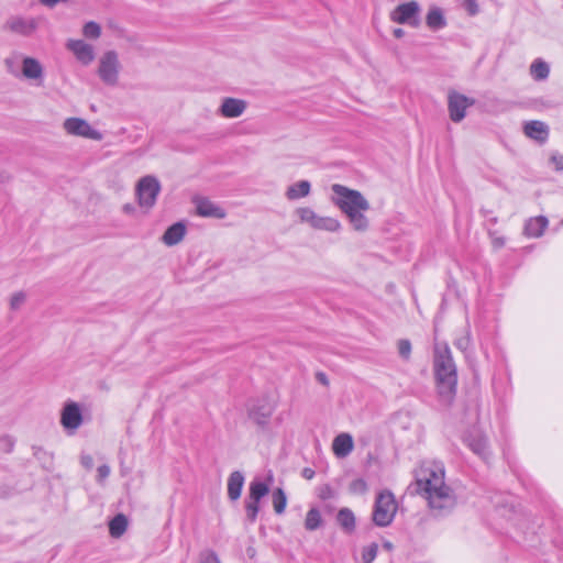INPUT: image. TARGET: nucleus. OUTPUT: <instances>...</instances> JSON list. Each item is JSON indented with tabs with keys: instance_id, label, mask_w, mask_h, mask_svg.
Returning a JSON list of instances; mask_svg holds the SVG:
<instances>
[{
	"instance_id": "obj_24",
	"label": "nucleus",
	"mask_w": 563,
	"mask_h": 563,
	"mask_svg": "<svg viewBox=\"0 0 563 563\" xmlns=\"http://www.w3.org/2000/svg\"><path fill=\"white\" fill-rule=\"evenodd\" d=\"M310 190V183L308 180H300L289 186L285 195L288 200H297L307 197Z\"/></svg>"
},
{
	"instance_id": "obj_39",
	"label": "nucleus",
	"mask_w": 563,
	"mask_h": 563,
	"mask_svg": "<svg viewBox=\"0 0 563 563\" xmlns=\"http://www.w3.org/2000/svg\"><path fill=\"white\" fill-rule=\"evenodd\" d=\"M111 470L110 466L107 464L100 465L97 468V482L99 484H103V482L107 479V477L110 475Z\"/></svg>"
},
{
	"instance_id": "obj_12",
	"label": "nucleus",
	"mask_w": 563,
	"mask_h": 563,
	"mask_svg": "<svg viewBox=\"0 0 563 563\" xmlns=\"http://www.w3.org/2000/svg\"><path fill=\"white\" fill-rule=\"evenodd\" d=\"M475 104V100L460 92L451 91L448 96V109L450 119L453 122H461L465 115L467 108Z\"/></svg>"
},
{
	"instance_id": "obj_53",
	"label": "nucleus",
	"mask_w": 563,
	"mask_h": 563,
	"mask_svg": "<svg viewBox=\"0 0 563 563\" xmlns=\"http://www.w3.org/2000/svg\"><path fill=\"white\" fill-rule=\"evenodd\" d=\"M9 179H10L9 176H4V177L0 176V181L1 183L8 181Z\"/></svg>"
},
{
	"instance_id": "obj_4",
	"label": "nucleus",
	"mask_w": 563,
	"mask_h": 563,
	"mask_svg": "<svg viewBox=\"0 0 563 563\" xmlns=\"http://www.w3.org/2000/svg\"><path fill=\"white\" fill-rule=\"evenodd\" d=\"M44 23H46V18L43 15L13 14L7 18L2 30L18 36L33 37Z\"/></svg>"
},
{
	"instance_id": "obj_28",
	"label": "nucleus",
	"mask_w": 563,
	"mask_h": 563,
	"mask_svg": "<svg viewBox=\"0 0 563 563\" xmlns=\"http://www.w3.org/2000/svg\"><path fill=\"white\" fill-rule=\"evenodd\" d=\"M336 520L339 525L347 532H351L355 528V516L349 508H342L339 510Z\"/></svg>"
},
{
	"instance_id": "obj_44",
	"label": "nucleus",
	"mask_w": 563,
	"mask_h": 563,
	"mask_svg": "<svg viewBox=\"0 0 563 563\" xmlns=\"http://www.w3.org/2000/svg\"><path fill=\"white\" fill-rule=\"evenodd\" d=\"M69 0H40V3L46 8H54L58 3H66Z\"/></svg>"
},
{
	"instance_id": "obj_19",
	"label": "nucleus",
	"mask_w": 563,
	"mask_h": 563,
	"mask_svg": "<svg viewBox=\"0 0 563 563\" xmlns=\"http://www.w3.org/2000/svg\"><path fill=\"white\" fill-rule=\"evenodd\" d=\"M196 211L197 214L205 218L223 219L227 216L223 208L206 198L196 201Z\"/></svg>"
},
{
	"instance_id": "obj_14",
	"label": "nucleus",
	"mask_w": 563,
	"mask_h": 563,
	"mask_svg": "<svg viewBox=\"0 0 563 563\" xmlns=\"http://www.w3.org/2000/svg\"><path fill=\"white\" fill-rule=\"evenodd\" d=\"M82 415L77 402H66L60 413V424L67 431L74 432L82 424Z\"/></svg>"
},
{
	"instance_id": "obj_9",
	"label": "nucleus",
	"mask_w": 563,
	"mask_h": 563,
	"mask_svg": "<svg viewBox=\"0 0 563 563\" xmlns=\"http://www.w3.org/2000/svg\"><path fill=\"white\" fill-rule=\"evenodd\" d=\"M63 129L68 135L80 136L93 141H101L102 133L93 129L88 121L81 118H68L63 123Z\"/></svg>"
},
{
	"instance_id": "obj_17",
	"label": "nucleus",
	"mask_w": 563,
	"mask_h": 563,
	"mask_svg": "<svg viewBox=\"0 0 563 563\" xmlns=\"http://www.w3.org/2000/svg\"><path fill=\"white\" fill-rule=\"evenodd\" d=\"M66 47L75 55L82 65H89L95 59V51L92 45L82 40H69Z\"/></svg>"
},
{
	"instance_id": "obj_15",
	"label": "nucleus",
	"mask_w": 563,
	"mask_h": 563,
	"mask_svg": "<svg viewBox=\"0 0 563 563\" xmlns=\"http://www.w3.org/2000/svg\"><path fill=\"white\" fill-rule=\"evenodd\" d=\"M24 79L41 85L44 79V67L38 59L31 56L22 57L21 73Z\"/></svg>"
},
{
	"instance_id": "obj_21",
	"label": "nucleus",
	"mask_w": 563,
	"mask_h": 563,
	"mask_svg": "<svg viewBox=\"0 0 563 563\" xmlns=\"http://www.w3.org/2000/svg\"><path fill=\"white\" fill-rule=\"evenodd\" d=\"M186 234V227L183 222H176L164 232L162 242L167 246H174L183 241Z\"/></svg>"
},
{
	"instance_id": "obj_36",
	"label": "nucleus",
	"mask_w": 563,
	"mask_h": 563,
	"mask_svg": "<svg viewBox=\"0 0 563 563\" xmlns=\"http://www.w3.org/2000/svg\"><path fill=\"white\" fill-rule=\"evenodd\" d=\"M349 489L352 494L362 495L366 493L367 484L363 478H356L350 484Z\"/></svg>"
},
{
	"instance_id": "obj_32",
	"label": "nucleus",
	"mask_w": 563,
	"mask_h": 563,
	"mask_svg": "<svg viewBox=\"0 0 563 563\" xmlns=\"http://www.w3.org/2000/svg\"><path fill=\"white\" fill-rule=\"evenodd\" d=\"M468 446L471 448V450L474 453H476L481 457H483V459L487 457L488 451H487V441L485 438L477 437V438L471 439L468 441Z\"/></svg>"
},
{
	"instance_id": "obj_45",
	"label": "nucleus",
	"mask_w": 563,
	"mask_h": 563,
	"mask_svg": "<svg viewBox=\"0 0 563 563\" xmlns=\"http://www.w3.org/2000/svg\"><path fill=\"white\" fill-rule=\"evenodd\" d=\"M466 8L472 15L478 12V5L475 0H467Z\"/></svg>"
},
{
	"instance_id": "obj_26",
	"label": "nucleus",
	"mask_w": 563,
	"mask_h": 563,
	"mask_svg": "<svg viewBox=\"0 0 563 563\" xmlns=\"http://www.w3.org/2000/svg\"><path fill=\"white\" fill-rule=\"evenodd\" d=\"M550 67L541 58H537L530 65V75L537 81L545 80L549 77Z\"/></svg>"
},
{
	"instance_id": "obj_33",
	"label": "nucleus",
	"mask_w": 563,
	"mask_h": 563,
	"mask_svg": "<svg viewBox=\"0 0 563 563\" xmlns=\"http://www.w3.org/2000/svg\"><path fill=\"white\" fill-rule=\"evenodd\" d=\"M82 34L88 38L97 40L101 35V27L93 21L87 22L82 27Z\"/></svg>"
},
{
	"instance_id": "obj_35",
	"label": "nucleus",
	"mask_w": 563,
	"mask_h": 563,
	"mask_svg": "<svg viewBox=\"0 0 563 563\" xmlns=\"http://www.w3.org/2000/svg\"><path fill=\"white\" fill-rule=\"evenodd\" d=\"M26 300V295L23 291H18L11 296L10 299V308L12 310L20 309Z\"/></svg>"
},
{
	"instance_id": "obj_10",
	"label": "nucleus",
	"mask_w": 563,
	"mask_h": 563,
	"mask_svg": "<svg viewBox=\"0 0 563 563\" xmlns=\"http://www.w3.org/2000/svg\"><path fill=\"white\" fill-rule=\"evenodd\" d=\"M419 13L420 5L417 1L412 0L397 5L391 11L390 19L393 22L417 27L420 24Z\"/></svg>"
},
{
	"instance_id": "obj_31",
	"label": "nucleus",
	"mask_w": 563,
	"mask_h": 563,
	"mask_svg": "<svg viewBox=\"0 0 563 563\" xmlns=\"http://www.w3.org/2000/svg\"><path fill=\"white\" fill-rule=\"evenodd\" d=\"M273 507L276 514L280 515L285 511L287 497L282 488H276L272 495Z\"/></svg>"
},
{
	"instance_id": "obj_40",
	"label": "nucleus",
	"mask_w": 563,
	"mask_h": 563,
	"mask_svg": "<svg viewBox=\"0 0 563 563\" xmlns=\"http://www.w3.org/2000/svg\"><path fill=\"white\" fill-rule=\"evenodd\" d=\"M550 163L553 165V168L556 172H563V155L559 153H553L550 156Z\"/></svg>"
},
{
	"instance_id": "obj_11",
	"label": "nucleus",
	"mask_w": 563,
	"mask_h": 563,
	"mask_svg": "<svg viewBox=\"0 0 563 563\" xmlns=\"http://www.w3.org/2000/svg\"><path fill=\"white\" fill-rule=\"evenodd\" d=\"M268 492L269 487L266 483L257 479L251 482L249 499L245 504L246 517L251 522L256 520L260 510L258 503Z\"/></svg>"
},
{
	"instance_id": "obj_52",
	"label": "nucleus",
	"mask_w": 563,
	"mask_h": 563,
	"mask_svg": "<svg viewBox=\"0 0 563 563\" xmlns=\"http://www.w3.org/2000/svg\"><path fill=\"white\" fill-rule=\"evenodd\" d=\"M0 443H8L9 448L12 446V443H11L10 439H2V440H0Z\"/></svg>"
},
{
	"instance_id": "obj_8",
	"label": "nucleus",
	"mask_w": 563,
	"mask_h": 563,
	"mask_svg": "<svg viewBox=\"0 0 563 563\" xmlns=\"http://www.w3.org/2000/svg\"><path fill=\"white\" fill-rule=\"evenodd\" d=\"M296 214L299 217L300 222L309 224L314 230L338 232L341 229V223L338 219L319 216L309 207L298 208Z\"/></svg>"
},
{
	"instance_id": "obj_3",
	"label": "nucleus",
	"mask_w": 563,
	"mask_h": 563,
	"mask_svg": "<svg viewBox=\"0 0 563 563\" xmlns=\"http://www.w3.org/2000/svg\"><path fill=\"white\" fill-rule=\"evenodd\" d=\"M433 369L440 400L444 404H450L456 393L457 373L451 351L446 344H435Z\"/></svg>"
},
{
	"instance_id": "obj_29",
	"label": "nucleus",
	"mask_w": 563,
	"mask_h": 563,
	"mask_svg": "<svg viewBox=\"0 0 563 563\" xmlns=\"http://www.w3.org/2000/svg\"><path fill=\"white\" fill-rule=\"evenodd\" d=\"M128 528V519L124 515L119 514L117 515L110 522H109V531L110 534L113 538L121 537Z\"/></svg>"
},
{
	"instance_id": "obj_47",
	"label": "nucleus",
	"mask_w": 563,
	"mask_h": 563,
	"mask_svg": "<svg viewBox=\"0 0 563 563\" xmlns=\"http://www.w3.org/2000/svg\"><path fill=\"white\" fill-rule=\"evenodd\" d=\"M122 211L125 214H134L135 213V207L132 203H125L122 207Z\"/></svg>"
},
{
	"instance_id": "obj_38",
	"label": "nucleus",
	"mask_w": 563,
	"mask_h": 563,
	"mask_svg": "<svg viewBox=\"0 0 563 563\" xmlns=\"http://www.w3.org/2000/svg\"><path fill=\"white\" fill-rule=\"evenodd\" d=\"M200 563H221V562L214 551L206 550L200 554Z\"/></svg>"
},
{
	"instance_id": "obj_51",
	"label": "nucleus",
	"mask_w": 563,
	"mask_h": 563,
	"mask_svg": "<svg viewBox=\"0 0 563 563\" xmlns=\"http://www.w3.org/2000/svg\"><path fill=\"white\" fill-rule=\"evenodd\" d=\"M383 548L387 551H391L393 550V543L390 541H384L383 542Z\"/></svg>"
},
{
	"instance_id": "obj_6",
	"label": "nucleus",
	"mask_w": 563,
	"mask_h": 563,
	"mask_svg": "<svg viewBox=\"0 0 563 563\" xmlns=\"http://www.w3.org/2000/svg\"><path fill=\"white\" fill-rule=\"evenodd\" d=\"M121 69L122 64L117 51H106L99 57L97 74L104 85L110 87L117 86L119 84Z\"/></svg>"
},
{
	"instance_id": "obj_2",
	"label": "nucleus",
	"mask_w": 563,
	"mask_h": 563,
	"mask_svg": "<svg viewBox=\"0 0 563 563\" xmlns=\"http://www.w3.org/2000/svg\"><path fill=\"white\" fill-rule=\"evenodd\" d=\"M331 189L332 202L347 217L352 228L357 232L367 231L369 221L364 213L369 210V203L364 196L340 184H333Z\"/></svg>"
},
{
	"instance_id": "obj_23",
	"label": "nucleus",
	"mask_w": 563,
	"mask_h": 563,
	"mask_svg": "<svg viewBox=\"0 0 563 563\" xmlns=\"http://www.w3.org/2000/svg\"><path fill=\"white\" fill-rule=\"evenodd\" d=\"M243 484L244 476L241 472L234 471L230 474L228 479V495L230 499L236 500L240 498Z\"/></svg>"
},
{
	"instance_id": "obj_42",
	"label": "nucleus",
	"mask_w": 563,
	"mask_h": 563,
	"mask_svg": "<svg viewBox=\"0 0 563 563\" xmlns=\"http://www.w3.org/2000/svg\"><path fill=\"white\" fill-rule=\"evenodd\" d=\"M80 464L87 470L90 471L93 467V459L90 454L82 453L80 455Z\"/></svg>"
},
{
	"instance_id": "obj_5",
	"label": "nucleus",
	"mask_w": 563,
	"mask_h": 563,
	"mask_svg": "<svg viewBox=\"0 0 563 563\" xmlns=\"http://www.w3.org/2000/svg\"><path fill=\"white\" fill-rule=\"evenodd\" d=\"M397 503L395 496L389 490H383L377 494L373 509V521L378 527L389 526L397 512Z\"/></svg>"
},
{
	"instance_id": "obj_34",
	"label": "nucleus",
	"mask_w": 563,
	"mask_h": 563,
	"mask_svg": "<svg viewBox=\"0 0 563 563\" xmlns=\"http://www.w3.org/2000/svg\"><path fill=\"white\" fill-rule=\"evenodd\" d=\"M378 545L376 543H372L368 547L364 548L362 552V560L364 563H372L377 556Z\"/></svg>"
},
{
	"instance_id": "obj_16",
	"label": "nucleus",
	"mask_w": 563,
	"mask_h": 563,
	"mask_svg": "<svg viewBox=\"0 0 563 563\" xmlns=\"http://www.w3.org/2000/svg\"><path fill=\"white\" fill-rule=\"evenodd\" d=\"M247 109V102L243 99L225 97L222 99L218 113L225 119L241 117Z\"/></svg>"
},
{
	"instance_id": "obj_50",
	"label": "nucleus",
	"mask_w": 563,
	"mask_h": 563,
	"mask_svg": "<svg viewBox=\"0 0 563 563\" xmlns=\"http://www.w3.org/2000/svg\"><path fill=\"white\" fill-rule=\"evenodd\" d=\"M405 35V31L402 29H395L394 30V36L397 38H401Z\"/></svg>"
},
{
	"instance_id": "obj_48",
	"label": "nucleus",
	"mask_w": 563,
	"mask_h": 563,
	"mask_svg": "<svg viewBox=\"0 0 563 563\" xmlns=\"http://www.w3.org/2000/svg\"><path fill=\"white\" fill-rule=\"evenodd\" d=\"M317 379L318 382H320L322 385L324 386H328L329 385V380H328V377L324 373H317Z\"/></svg>"
},
{
	"instance_id": "obj_25",
	"label": "nucleus",
	"mask_w": 563,
	"mask_h": 563,
	"mask_svg": "<svg viewBox=\"0 0 563 563\" xmlns=\"http://www.w3.org/2000/svg\"><path fill=\"white\" fill-rule=\"evenodd\" d=\"M426 23L433 31L443 29L446 25V21L442 10L438 7L431 8L427 13Z\"/></svg>"
},
{
	"instance_id": "obj_1",
	"label": "nucleus",
	"mask_w": 563,
	"mask_h": 563,
	"mask_svg": "<svg viewBox=\"0 0 563 563\" xmlns=\"http://www.w3.org/2000/svg\"><path fill=\"white\" fill-rule=\"evenodd\" d=\"M417 492L428 501L438 517L450 514L457 504L454 490L444 481V467L438 463H423L416 474Z\"/></svg>"
},
{
	"instance_id": "obj_43",
	"label": "nucleus",
	"mask_w": 563,
	"mask_h": 563,
	"mask_svg": "<svg viewBox=\"0 0 563 563\" xmlns=\"http://www.w3.org/2000/svg\"><path fill=\"white\" fill-rule=\"evenodd\" d=\"M332 495H333L332 488L329 485H324L323 487L320 488V493H319L320 498L328 499V498H331Z\"/></svg>"
},
{
	"instance_id": "obj_18",
	"label": "nucleus",
	"mask_w": 563,
	"mask_h": 563,
	"mask_svg": "<svg viewBox=\"0 0 563 563\" xmlns=\"http://www.w3.org/2000/svg\"><path fill=\"white\" fill-rule=\"evenodd\" d=\"M523 133L527 137L543 144L549 137V125L539 120L527 121L523 124Z\"/></svg>"
},
{
	"instance_id": "obj_46",
	"label": "nucleus",
	"mask_w": 563,
	"mask_h": 563,
	"mask_svg": "<svg viewBox=\"0 0 563 563\" xmlns=\"http://www.w3.org/2000/svg\"><path fill=\"white\" fill-rule=\"evenodd\" d=\"M314 471L310 467H305L302 471H301V476L305 478V479H312L313 476H314Z\"/></svg>"
},
{
	"instance_id": "obj_41",
	"label": "nucleus",
	"mask_w": 563,
	"mask_h": 563,
	"mask_svg": "<svg viewBox=\"0 0 563 563\" xmlns=\"http://www.w3.org/2000/svg\"><path fill=\"white\" fill-rule=\"evenodd\" d=\"M470 343H471V338H470V333L467 332L464 336L457 339L454 344L457 349L465 351L470 346Z\"/></svg>"
},
{
	"instance_id": "obj_30",
	"label": "nucleus",
	"mask_w": 563,
	"mask_h": 563,
	"mask_svg": "<svg viewBox=\"0 0 563 563\" xmlns=\"http://www.w3.org/2000/svg\"><path fill=\"white\" fill-rule=\"evenodd\" d=\"M323 519L321 517V512L317 508H311L308 510L305 519V528L308 531H314L322 527Z\"/></svg>"
},
{
	"instance_id": "obj_27",
	"label": "nucleus",
	"mask_w": 563,
	"mask_h": 563,
	"mask_svg": "<svg viewBox=\"0 0 563 563\" xmlns=\"http://www.w3.org/2000/svg\"><path fill=\"white\" fill-rule=\"evenodd\" d=\"M22 57H24L22 53L12 52L3 59L4 67L10 75L14 77L20 76L19 65H22Z\"/></svg>"
},
{
	"instance_id": "obj_22",
	"label": "nucleus",
	"mask_w": 563,
	"mask_h": 563,
	"mask_svg": "<svg viewBox=\"0 0 563 563\" xmlns=\"http://www.w3.org/2000/svg\"><path fill=\"white\" fill-rule=\"evenodd\" d=\"M548 227V219L543 216L530 218L525 224V234L529 238H540Z\"/></svg>"
},
{
	"instance_id": "obj_7",
	"label": "nucleus",
	"mask_w": 563,
	"mask_h": 563,
	"mask_svg": "<svg viewBox=\"0 0 563 563\" xmlns=\"http://www.w3.org/2000/svg\"><path fill=\"white\" fill-rule=\"evenodd\" d=\"M161 189V183L155 176L146 175L142 177L135 186L139 206L146 210L152 209L156 203Z\"/></svg>"
},
{
	"instance_id": "obj_37",
	"label": "nucleus",
	"mask_w": 563,
	"mask_h": 563,
	"mask_svg": "<svg viewBox=\"0 0 563 563\" xmlns=\"http://www.w3.org/2000/svg\"><path fill=\"white\" fill-rule=\"evenodd\" d=\"M398 353L404 360H409L411 354V343L407 339L398 341Z\"/></svg>"
},
{
	"instance_id": "obj_49",
	"label": "nucleus",
	"mask_w": 563,
	"mask_h": 563,
	"mask_svg": "<svg viewBox=\"0 0 563 563\" xmlns=\"http://www.w3.org/2000/svg\"><path fill=\"white\" fill-rule=\"evenodd\" d=\"M505 244V239L504 238H495L493 240V245L496 247V249H500L503 247Z\"/></svg>"
},
{
	"instance_id": "obj_13",
	"label": "nucleus",
	"mask_w": 563,
	"mask_h": 563,
	"mask_svg": "<svg viewBox=\"0 0 563 563\" xmlns=\"http://www.w3.org/2000/svg\"><path fill=\"white\" fill-rule=\"evenodd\" d=\"M273 411L274 409L268 401L264 399H258L250 405L247 409V416L249 419L253 421L255 424H257L261 428H264L268 424Z\"/></svg>"
},
{
	"instance_id": "obj_20",
	"label": "nucleus",
	"mask_w": 563,
	"mask_h": 563,
	"mask_svg": "<svg viewBox=\"0 0 563 563\" xmlns=\"http://www.w3.org/2000/svg\"><path fill=\"white\" fill-rule=\"evenodd\" d=\"M354 449L353 438L350 433L338 434L332 442V451L336 457H346Z\"/></svg>"
}]
</instances>
